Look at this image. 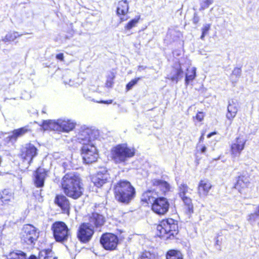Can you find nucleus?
I'll list each match as a JSON object with an SVG mask.
<instances>
[{
	"mask_svg": "<svg viewBox=\"0 0 259 259\" xmlns=\"http://www.w3.org/2000/svg\"><path fill=\"white\" fill-rule=\"evenodd\" d=\"M61 188L64 195H56L54 202L61 210V213L70 215L71 204L69 199L76 200L82 197L84 192V184L79 174L76 172H69L65 174L62 178Z\"/></svg>",
	"mask_w": 259,
	"mask_h": 259,
	"instance_id": "1",
	"label": "nucleus"
},
{
	"mask_svg": "<svg viewBox=\"0 0 259 259\" xmlns=\"http://www.w3.org/2000/svg\"><path fill=\"white\" fill-rule=\"evenodd\" d=\"M96 137V131L89 127L81 130L78 133V142L82 145L80 153L84 163L86 164L95 162L98 159V151L96 147L91 143Z\"/></svg>",
	"mask_w": 259,
	"mask_h": 259,
	"instance_id": "2",
	"label": "nucleus"
},
{
	"mask_svg": "<svg viewBox=\"0 0 259 259\" xmlns=\"http://www.w3.org/2000/svg\"><path fill=\"white\" fill-rule=\"evenodd\" d=\"M113 191L115 200L125 204H129L136 195V189L126 180L117 181L113 186Z\"/></svg>",
	"mask_w": 259,
	"mask_h": 259,
	"instance_id": "3",
	"label": "nucleus"
},
{
	"mask_svg": "<svg viewBox=\"0 0 259 259\" xmlns=\"http://www.w3.org/2000/svg\"><path fill=\"white\" fill-rule=\"evenodd\" d=\"M37 155L38 149L33 144L28 143L22 145L18 154V167L19 170L22 172L28 170Z\"/></svg>",
	"mask_w": 259,
	"mask_h": 259,
	"instance_id": "4",
	"label": "nucleus"
},
{
	"mask_svg": "<svg viewBox=\"0 0 259 259\" xmlns=\"http://www.w3.org/2000/svg\"><path fill=\"white\" fill-rule=\"evenodd\" d=\"M136 150L134 147L129 146L126 143H120L113 146L110 150V160L116 164L125 163L133 157Z\"/></svg>",
	"mask_w": 259,
	"mask_h": 259,
	"instance_id": "5",
	"label": "nucleus"
},
{
	"mask_svg": "<svg viewBox=\"0 0 259 259\" xmlns=\"http://www.w3.org/2000/svg\"><path fill=\"white\" fill-rule=\"evenodd\" d=\"M39 236L37 228L31 224H25L20 233V242L23 245L33 246Z\"/></svg>",
	"mask_w": 259,
	"mask_h": 259,
	"instance_id": "6",
	"label": "nucleus"
},
{
	"mask_svg": "<svg viewBox=\"0 0 259 259\" xmlns=\"http://www.w3.org/2000/svg\"><path fill=\"white\" fill-rule=\"evenodd\" d=\"M55 240L59 243L66 242L71 236V232L67 224L61 221H55L51 226Z\"/></svg>",
	"mask_w": 259,
	"mask_h": 259,
	"instance_id": "7",
	"label": "nucleus"
},
{
	"mask_svg": "<svg viewBox=\"0 0 259 259\" xmlns=\"http://www.w3.org/2000/svg\"><path fill=\"white\" fill-rule=\"evenodd\" d=\"M141 201L143 203L151 204V210L154 213L160 215L162 214V197H159L156 192L152 191L145 192Z\"/></svg>",
	"mask_w": 259,
	"mask_h": 259,
	"instance_id": "8",
	"label": "nucleus"
},
{
	"mask_svg": "<svg viewBox=\"0 0 259 259\" xmlns=\"http://www.w3.org/2000/svg\"><path fill=\"white\" fill-rule=\"evenodd\" d=\"M15 204L13 193L8 189L0 192V213L10 214Z\"/></svg>",
	"mask_w": 259,
	"mask_h": 259,
	"instance_id": "9",
	"label": "nucleus"
},
{
	"mask_svg": "<svg viewBox=\"0 0 259 259\" xmlns=\"http://www.w3.org/2000/svg\"><path fill=\"white\" fill-rule=\"evenodd\" d=\"M99 242L104 249L112 251L117 249L119 244V238L114 233L105 232L100 236Z\"/></svg>",
	"mask_w": 259,
	"mask_h": 259,
	"instance_id": "10",
	"label": "nucleus"
},
{
	"mask_svg": "<svg viewBox=\"0 0 259 259\" xmlns=\"http://www.w3.org/2000/svg\"><path fill=\"white\" fill-rule=\"evenodd\" d=\"M95 230L88 223L82 222L80 223L76 231V237L81 243H88L92 239Z\"/></svg>",
	"mask_w": 259,
	"mask_h": 259,
	"instance_id": "11",
	"label": "nucleus"
},
{
	"mask_svg": "<svg viewBox=\"0 0 259 259\" xmlns=\"http://www.w3.org/2000/svg\"><path fill=\"white\" fill-rule=\"evenodd\" d=\"M84 218L87 221L86 223H88L95 230L102 228L106 223V218L104 215L97 211L88 213Z\"/></svg>",
	"mask_w": 259,
	"mask_h": 259,
	"instance_id": "12",
	"label": "nucleus"
},
{
	"mask_svg": "<svg viewBox=\"0 0 259 259\" xmlns=\"http://www.w3.org/2000/svg\"><path fill=\"white\" fill-rule=\"evenodd\" d=\"M110 180V175L107 170L98 171L91 177L92 183L98 189H102L109 183Z\"/></svg>",
	"mask_w": 259,
	"mask_h": 259,
	"instance_id": "13",
	"label": "nucleus"
},
{
	"mask_svg": "<svg viewBox=\"0 0 259 259\" xmlns=\"http://www.w3.org/2000/svg\"><path fill=\"white\" fill-rule=\"evenodd\" d=\"M163 239H171L178 234V225L176 222L172 219H163Z\"/></svg>",
	"mask_w": 259,
	"mask_h": 259,
	"instance_id": "14",
	"label": "nucleus"
},
{
	"mask_svg": "<svg viewBox=\"0 0 259 259\" xmlns=\"http://www.w3.org/2000/svg\"><path fill=\"white\" fill-rule=\"evenodd\" d=\"M49 170L38 166L34 171L33 183L35 187L41 188L45 186V182L48 176Z\"/></svg>",
	"mask_w": 259,
	"mask_h": 259,
	"instance_id": "15",
	"label": "nucleus"
},
{
	"mask_svg": "<svg viewBox=\"0 0 259 259\" xmlns=\"http://www.w3.org/2000/svg\"><path fill=\"white\" fill-rule=\"evenodd\" d=\"M128 10L129 5L126 0H120L118 2L116 13L120 22L125 21L129 18L127 16Z\"/></svg>",
	"mask_w": 259,
	"mask_h": 259,
	"instance_id": "16",
	"label": "nucleus"
},
{
	"mask_svg": "<svg viewBox=\"0 0 259 259\" xmlns=\"http://www.w3.org/2000/svg\"><path fill=\"white\" fill-rule=\"evenodd\" d=\"M246 140L243 137H239L232 143L231 146V153L234 157H238L244 148Z\"/></svg>",
	"mask_w": 259,
	"mask_h": 259,
	"instance_id": "17",
	"label": "nucleus"
},
{
	"mask_svg": "<svg viewBox=\"0 0 259 259\" xmlns=\"http://www.w3.org/2000/svg\"><path fill=\"white\" fill-rule=\"evenodd\" d=\"M250 184V177L246 172H243L237 178L235 188L241 193L243 189L248 187Z\"/></svg>",
	"mask_w": 259,
	"mask_h": 259,
	"instance_id": "18",
	"label": "nucleus"
},
{
	"mask_svg": "<svg viewBox=\"0 0 259 259\" xmlns=\"http://www.w3.org/2000/svg\"><path fill=\"white\" fill-rule=\"evenodd\" d=\"M76 123L69 119H59L57 120V131L63 133H69L73 130Z\"/></svg>",
	"mask_w": 259,
	"mask_h": 259,
	"instance_id": "19",
	"label": "nucleus"
},
{
	"mask_svg": "<svg viewBox=\"0 0 259 259\" xmlns=\"http://www.w3.org/2000/svg\"><path fill=\"white\" fill-rule=\"evenodd\" d=\"M238 111V103L236 101L231 100L229 102L228 106V112L226 114L227 118L232 121Z\"/></svg>",
	"mask_w": 259,
	"mask_h": 259,
	"instance_id": "20",
	"label": "nucleus"
},
{
	"mask_svg": "<svg viewBox=\"0 0 259 259\" xmlns=\"http://www.w3.org/2000/svg\"><path fill=\"white\" fill-rule=\"evenodd\" d=\"M211 188V185L208 181L206 180L200 181L198 189V192L199 196H207Z\"/></svg>",
	"mask_w": 259,
	"mask_h": 259,
	"instance_id": "21",
	"label": "nucleus"
},
{
	"mask_svg": "<svg viewBox=\"0 0 259 259\" xmlns=\"http://www.w3.org/2000/svg\"><path fill=\"white\" fill-rule=\"evenodd\" d=\"M31 130L28 128V126L22 127L13 131L12 135L8 137L9 141H16L17 139L24 135L28 132H30Z\"/></svg>",
	"mask_w": 259,
	"mask_h": 259,
	"instance_id": "22",
	"label": "nucleus"
},
{
	"mask_svg": "<svg viewBox=\"0 0 259 259\" xmlns=\"http://www.w3.org/2000/svg\"><path fill=\"white\" fill-rule=\"evenodd\" d=\"M40 126L41 127L42 130L44 131H57V130L58 129L57 127V121H55L50 119L43 120Z\"/></svg>",
	"mask_w": 259,
	"mask_h": 259,
	"instance_id": "23",
	"label": "nucleus"
},
{
	"mask_svg": "<svg viewBox=\"0 0 259 259\" xmlns=\"http://www.w3.org/2000/svg\"><path fill=\"white\" fill-rule=\"evenodd\" d=\"M183 72L180 64L176 65V67L172 69L171 74L168 78L174 81L178 82L179 79L183 77Z\"/></svg>",
	"mask_w": 259,
	"mask_h": 259,
	"instance_id": "24",
	"label": "nucleus"
},
{
	"mask_svg": "<svg viewBox=\"0 0 259 259\" xmlns=\"http://www.w3.org/2000/svg\"><path fill=\"white\" fill-rule=\"evenodd\" d=\"M52 249L48 248L41 250L38 255V259H57Z\"/></svg>",
	"mask_w": 259,
	"mask_h": 259,
	"instance_id": "25",
	"label": "nucleus"
},
{
	"mask_svg": "<svg viewBox=\"0 0 259 259\" xmlns=\"http://www.w3.org/2000/svg\"><path fill=\"white\" fill-rule=\"evenodd\" d=\"M192 190L186 184H182L179 187V195L181 198L189 196Z\"/></svg>",
	"mask_w": 259,
	"mask_h": 259,
	"instance_id": "26",
	"label": "nucleus"
},
{
	"mask_svg": "<svg viewBox=\"0 0 259 259\" xmlns=\"http://www.w3.org/2000/svg\"><path fill=\"white\" fill-rule=\"evenodd\" d=\"M26 253L21 250L13 251L9 253L7 259H26Z\"/></svg>",
	"mask_w": 259,
	"mask_h": 259,
	"instance_id": "27",
	"label": "nucleus"
},
{
	"mask_svg": "<svg viewBox=\"0 0 259 259\" xmlns=\"http://www.w3.org/2000/svg\"><path fill=\"white\" fill-rule=\"evenodd\" d=\"M166 259H183L182 253L178 250L172 249L167 251L166 255Z\"/></svg>",
	"mask_w": 259,
	"mask_h": 259,
	"instance_id": "28",
	"label": "nucleus"
},
{
	"mask_svg": "<svg viewBox=\"0 0 259 259\" xmlns=\"http://www.w3.org/2000/svg\"><path fill=\"white\" fill-rule=\"evenodd\" d=\"M21 34H19L17 32L13 31L8 33L2 39V41L5 42H11L14 41L17 38L20 37Z\"/></svg>",
	"mask_w": 259,
	"mask_h": 259,
	"instance_id": "29",
	"label": "nucleus"
},
{
	"mask_svg": "<svg viewBox=\"0 0 259 259\" xmlns=\"http://www.w3.org/2000/svg\"><path fill=\"white\" fill-rule=\"evenodd\" d=\"M185 205V207L189 213L193 212V205L192 202V200L190 196L185 197L181 198Z\"/></svg>",
	"mask_w": 259,
	"mask_h": 259,
	"instance_id": "30",
	"label": "nucleus"
},
{
	"mask_svg": "<svg viewBox=\"0 0 259 259\" xmlns=\"http://www.w3.org/2000/svg\"><path fill=\"white\" fill-rule=\"evenodd\" d=\"M196 76V68L192 67L187 69L186 74L185 83L188 85L190 81L193 80Z\"/></svg>",
	"mask_w": 259,
	"mask_h": 259,
	"instance_id": "31",
	"label": "nucleus"
},
{
	"mask_svg": "<svg viewBox=\"0 0 259 259\" xmlns=\"http://www.w3.org/2000/svg\"><path fill=\"white\" fill-rule=\"evenodd\" d=\"M141 19L140 15L136 16L134 19L130 20L124 26V29L126 30H130L133 28L136 27Z\"/></svg>",
	"mask_w": 259,
	"mask_h": 259,
	"instance_id": "32",
	"label": "nucleus"
},
{
	"mask_svg": "<svg viewBox=\"0 0 259 259\" xmlns=\"http://www.w3.org/2000/svg\"><path fill=\"white\" fill-rule=\"evenodd\" d=\"M116 77V73L111 72L107 76V80L105 82V87L107 88H111L114 83V79Z\"/></svg>",
	"mask_w": 259,
	"mask_h": 259,
	"instance_id": "33",
	"label": "nucleus"
},
{
	"mask_svg": "<svg viewBox=\"0 0 259 259\" xmlns=\"http://www.w3.org/2000/svg\"><path fill=\"white\" fill-rule=\"evenodd\" d=\"M241 74V70L239 68H235L232 71L231 80L233 83H236Z\"/></svg>",
	"mask_w": 259,
	"mask_h": 259,
	"instance_id": "34",
	"label": "nucleus"
},
{
	"mask_svg": "<svg viewBox=\"0 0 259 259\" xmlns=\"http://www.w3.org/2000/svg\"><path fill=\"white\" fill-rule=\"evenodd\" d=\"M138 259H156V257L154 254L145 250L140 254Z\"/></svg>",
	"mask_w": 259,
	"mask_h": 259,
	"instance_id": "35",
	"label": "nucleus"
},
{
	"mask_svg": "<svg viewBox=\"0 0 259 259\" xmlns=\"http://www.w3.org/2000/svg\"><path fill=\"white\" fill-rule=\"evenodd\" d=\"M142 77H136L131 81H130L125 86V89L126 91H128L132 89V88L138 82L142 79Z\"/></svg>",
	"mask_w": 259,
	"mask_h": 259,
	"instance_id": "36",
	"label": "nucleus"
},
{
	"mask_svg": "<svg viewBox=\"0 0 259 259\" xmlns=\"http://www.w3.org/2000/svg\"><path fill=\"white\" fill-rule=\"evenodd\" d=\"M163 194L167 192H171L173 191L172 187L170 185L169 183L165 180V178L163 177Z\"/></svg>",
	"mask_w": 259,
	"mask_h": 259,
	"instance_id": "37",
	"label": "nucleus"
},
{
	"mask_svg": "<svg viewBox=\"0 0 259 259\" xmlns=\"http://www.w3.org/2000/svg\"><path fill=\"white\" fill-rule=\"evenodd\" d=\"M213 0H202L200 3V11L203 10L213 3Z\"/></svg>",
	"mask_w": 259,
	"mask_h": 259,
	"instance_id": "38",
	"label": "nucleus"
},
{
	"mask_svg": "<svg viewBox=\"0 0 259 259\" xmlns=\"http://www.w3.org/2000/svg\"><path fill=\"white\" fill-rule=\"evenodd\" d=\"M210 27L211 25L210 24H205L203 25L201 29L202 35L200 37L201 39H203L205 36L208 34V32L210 30Z\"/></svg>",
	"mask_w": 259,
	"mask_h": 259,
	"instance_id": "39",
	"label": "nucleus"
},
{
	"mask_svg": "<svg viewBox=\"0 0 259 259\" xmlns=\"http://www.w3.org/2000/svg\"><path fill=\"white\" fill-rule=\"evenodd\" d=\"M259 218V214H258L256 211L254 213H252L249 214L247 216V221L250 223L253 224L255 223L256 219Z\"/></svg>",
	"mask_w": 259,
	"mask_h": 259,
	"instance_id": "40",
	"label": "nucleus"
},
{
	"mask_svg": "<svg viewBox=\"0 0 259 259\" xmlns=\"http://www.w3.org/2000/svg\"><path fill=\"white\" fill-rule=\"evenodd\" d=\"M169 206V202L166 199L163 197V215L167 211Z\"/></svg>",
	"mask_w": 259,
	"mask_h": 259,
	"instance_id": "41",
	"label": "nucleus"
},
{
	"mask_svg": "<svg viewBox=\"0 0 259 259\" xmlns=\"http://www.w3.org/2000/svg\"><path fill=\"white\" fill-rule=\"evenodd\" d=\"M161 230H162V225L161 224L157 225L156 229L154 231H155V237H160L161 236Z\"/></svg>",
	"mask_w": 259,
	"mask_h": 259,
	"instance_id": "42",
	"label": "nucleus"
},
{
	"mask_svg": "<svg viewBox=\"0 0 259 259\" xmlns=\"http://www.w3.org/2000/svg\"><path fill=\"white\" fill-rule=\"evenodd\" d=\"M203 118L204 114L202 112H198L196 116V119L199 121H201L203 119Z\"/></svg>",
	"mask_w": 259,
	"mask_h": 259,
	"instance_id": "43",
	"label": "nucleus"
},
{
	"mask_svg": "<svg viewBox=\"0 0 259 259\" xmlns=\"http://www.w3.org/2000/svg\"><path fill=\"white\" fill-rule=\"evenodd\" d=\"M56 58L60 60L61 61H64V54L63 53H59L56 55Z\"/></svg>",
	"mask_w": 259,
	"mask_h": 259,
	"instance_id": "44",
	"label": "nucleus"
},
{
	"mask_svg": "<svg viewBox=\"0 0 259 259\" xmlns=\"http://www.w3.org/2000/svg\"><path fill=\"white\" fill-rule=\"evenodd\" d=\"M199 17L196 13H195L194 17H193V22L196 24L199 22Z\"/></svg>",
	"mask_w": 259,
	"mask_h": 259,
	"instance_id": "45",
	"label": "nucleus"
},
{
	"mask_svg": "<svg viewBox=\"0 0 259 259\" xmlns=\"http://www.w3.org/2000/svg\"><path fill=\"white\" fill-rule=\"evenodd\" d=\"M112 100H101L100 101H98V103H102V104H110L112 103Z\"/></svg>",
	"mask_w": 259,
	"mask_h": 259,
	"instance_id": "46",
	"label": "nucleus"
},
{
	"mask_svg": "<svg viewBox=\"0 0 259 259\" xmlns=\"http://www.w3.org/2000/svg\"><path fill=\"white\" fill-rule=\"evenodd\" d=\"M206 147L205 146H202L201 148V150H200L201 152L204 153L206 152Z\"/></svg>",
	"mask_w": 259,
	"mask_h": 259,
	"instance_id": "47",
	"label": "nucleus"
},
{
	"mask_svg": "<svg viewBox=\"0 0 259 259\" xmlns=\"http://www.w3.org/2000/svg\"><path fill=\"white\" fill-rule=\"evenodd\" d=\"M27 259H38V257H37L35 255L32 254Z\"/></svg>",
	"mask_w": 259,
	"mask_h": 259,
	"instance_id": "48",
	"label": "nucleus"
},
{
	"mask_svg": "<svg viewBox=\"0 0 259 259\" xmlns=\"http://www.w3.org/2000/svg\"><path fill=\"white\" fill-rule=\"evenodd\" d=\"M42 190H40V194H39V196L41 198H42V197L41 196V192Z\"/></svg>",
	"mask_w": 259,
	"mask_h": 259,
	"instance_id": "49",
	"label": "nucleus"
},
{
	"mask_svg": "<svg viewBox=\"0 0 259 259\" xmlns=\"http://www.w3.org/2000/svg\"><path fill=\"white\" fill-rule=\"evenodd\" d=\"M203 139V136H202L200 137V140H202Z\"/></svg>",
	"mask_w": 259,
	"mask_h": 259,
	"instance_id": "50",
	"label": "nucleus"
},
{
	"mask_svg": "<svg viewBox=\"0 0 259 259\" xmlns=\"http://www.w3.org/2000/svg\"><path fill=\"white\" fill-rule=\"evenodd\" d=\"M161 183V181H158V182H157V183H158V184H160V183Z\"/></svg>",
	"mask_w": 259,
	"mask_h": 259,
	"instance_id": "51",
	"label": "nucleus"
},
{
	"mask_svg": "<svg viewBox=\"0 0 259 259\" xmlns=\"http://www.w3.org/2000/svg\"><path fill=\"white\" fill-rule=\"evenodd\" d=\"M210 136H211V134H209V135H208V136H207V137H208V138H209Z\"/></svg>",
	"mask_w": 259,
	"mask_h": 259,
	"instance_id": "52",
	"label": "nucleus"
}]
</instances>
